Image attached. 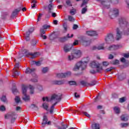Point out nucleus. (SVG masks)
Returning <instances> with one entry per match:
<instances>
[{
	"instance_id": "1",
	"label": "nucleus",
	"mask_w": 129,
	"mask_h": 129,
	"mask_svg": "<svg viewBox=\"0 0 129 129\" xmlns=\"http://www.w3.org/2000/svg\"><path fill=\"white\" fill-rule=\"evenodd\" d=\"M119 28L116 29V40L118 41L121 39V36L129 35V22L125 17H120L119 19Z\"/></svg>"
},
{
	"instance_id": "2",
	"label": "nucleus",
	"mask_w": 129,
	"mask_h": 129,
	"mask_svg": "<svg viewBox=\"0 0 129 129\" xmlns=\"http://www.w3.org/2000/svg\"><path fill=\"white\" fill-rule=\"evenodd\" d=\"M62 99V95L60 94H53L51 96L49 102L51 103H54L50 107V109H54V107L55 105L58 103V102L61 101Z\"/></svg>"
},
{
	"instance_id": "3",
	"label": "nucleus",
	"mask_w": 129,
	"mask_h": 129,
	"mask_svg": "<svg viewBox=\"0 0 129 129\" xmlns=\"http://www.w3.org/2000/svg\"><path fill=\"white\" fill-rule=\"evenodd\" d=\"M85 59H87V60H85L84 61H80L78 62L75 67L73 69L74 71H77V70H79V68H81L82 70H84L86 68V66H87V63H88V61H89V57H87L85 58Z\"/></svg>"
},
{
	"instance_id": "4",
	"label": "nucleus",
	"mask_w": 129,
	"mask_h": 129,
	"mask_svg": "<svg viewBox=\"0 0 129 129\" xmlns=\"http://www.w3.org/2000/svg\"><path fill=\"white\" fill-rule=\"evenodd\" d=\"M5 118L6 119H10L11 118V123H14L17 119V113L15 112L7 113L5 115Z\"/></svg>"
},
{
	"instance_id": "5",
	"label": "nucleus",
	"mask_w": 129,
	"mask_h": 129,
	"mask_svg": "<svg viewBox=\"0 0 129 129\" xmlns=\"http://www.w3.org/2000/svg\"><path fill=\"white\" fill-rule=\"evenodd\" d=\"M28 90V87L25 85H22V93L23 96V100L24 101H29L30 100V96L27 95V90Z\"/></svg>"
},
{
	"instance_id": "6",
	"label": "nucleus",
	"mask_w": 129,
	"mask_h": 129,
	"mask_svg": "<svg viewBox=\"0 0 129 129\" xmlns=\"http://www.w3.org/2000/svg\"><path fill=\"white\" fill-rule=\"evenodd\" d=\"M96 83L97 82L95 80H93L91 81L90 83H88L85 81H82L80 82L81 85L84 87H89V86H94V85H96Z\"/></svg>"
},
{
	"instance_id": "7",
	"label": "nucleus",
	"mask_w": 129,
	"mask_h": 129,
	"mask_svg": "<svg viewBox=\"0 0 129 129\" xmlns=\"http://www.w3.org/2000/svg\"><path fill=\"white\" fill-rule=\"evenodd\" d=\"M90 66L92 67V68H96L97 69V72H98L99 73H100L102 70H103V69L102 68V67H100V63H97L95 61H93L91 62Z\"/></svg>"
},
{
	"instance_id": "8",
	"label": "nucleus",
	"mask_w": 129,
	"mask_h": 129,
	"mask_svg": "<svg viewBox=\"0 0 129 129\" xmlns=\"http://www.w3.org/2000/svg\"><path fill=\"white\" fill-rule=\"evenodd\" d=\"M35 31V28L34 27H31L28 29V31L26 32V35H25V39L27 42L30 41V35Z\"/></svg>"
},
{
	"instance_id": "9",
	"label": "nucleus",
	"mask_w": 129,
	"mask_h": 129,
	"mask_svg": "<svg viewBox=\"0 0 129 129\" xmlns=\"http://www.w3.org/2000/svg\"><path fill=\"white\" fill-rule=\"evenodd\" d=\"M107 44H110L112 42L114 41V37L112 33L108 34L105 39Z\"/></svg>"
},
{
	"instance_id": "10",
	"label": "nucleus",
	"mask_w": 129,
	"mask_h": 129,
	"mask_svg": "<svg viewBox=\"0 0 129 129\" xmlns=\"http://www.w3.org/2000/svg\"><path fill=\"white\" fill-rule=\"evenodd\" d=\"M71 75V72H67L65 73L56 74V76L57 78H66Z\"/></svg>"
},
{
	"instance_id": "11",
	"label": "nucleus",
	"mask_w": 129,
	"mask_h": 129,
	"mask_svg": "<svg viewBox=\"0 0 129 129\" xmlns=\"http://www.w3.org/2000/svg\"><path fill=\"white\" fill-rule=\"evenodd\" d=\"M73 48V44H65L63 47V51L65 53H68V52H70L71 49Z\"/></svg>"
},
{
	"instance_id": "12",
	"label": "nucleus",
	"mask_w": 129,
	"mask_h": 129,
	"mask_svg": "<svg viewBox=\"0 0 129 129\" xmlns=\"http://www.w3.org/2000/svg\"><path fill=\"white\" fill-rule=\"evenodd\" d=\"M111 12H110L109 14V16L111 19H113L114 18H116L117 16H118V9H113L112 10V14L110 15Z\"/></svg>"
},
{
	"instance_id": "13",
	"label": "nucleus",
	"mask_w": 129,
	"mask_h": 129,
	"mask_svg": "<svg viewBox=\"0 0 129 129\" xmlns=\"http://www.w3.org/2000/svg\"><path fill=\"white\" fill-rule=\"evenodd\" d=\"M73 36H74L73 34H71V35L70 36H69V34H68L67 36L59 38L58 39V41L59 42H61V43L66 42V41H68V39H70V38H73Z\"/></svg>"
},
{
	"instance_id": "14",
	"label": "nucleus",
	"mask_w": 129,
	"mask_h": 129,
	"mask_svg": "<svg viewBox=\"0 0 129 129\" xmlns=\"http://www.w3.org/2000/svg\"><path fill=\"white\" fill-rule=\"evenodd\" d=\"M51 121H48V117L46 115L43 116V119L42 120V125L43 127L45 126L46 124H47L48 125H49V124H51Z\"/></svg>"
},
{
	"instance_id": "15",
	"label": "nucleus",
	"mask_w": 129,
	"mask_h": 129,
	"mask_svg": "<svg viewBox=\"0 0 129 129\" xmlns=\"http://www.w3.org/2000/svg\"><path fill=\"white\" fill-rule=\"evenodd\" d=\"M24 56H28L30 55V56H32L31 57V59H34V58H36L37 57V55H38V52H35L34 53H33L32 52H29L28 51L25 50L24 53Z\"/></svg>"
},
{
	"instance_id": "16",
	"label": "nucleus",
	"mask_w": 129,
	"mask_h": 129,
	"mask_svg": "<svg viewBox=\"0 0 129 129\" xmlns=\"http://www.w3.org/2000/svg\"><path fill=\"white\" fill-rule=\"evenodd\" d=\"M66 81L65 80H62L59 81H53L52 82V84H54L55 85H62L64 84Z\"/></svg>"
},
{
	"instance_id": "17",
	"label": "nucleus",
	"mask_w": 129,
	"mask_h": 129,
	"mask_svg": "<svg viewBox=\"0 0 129 129\" xmlns=\"http://www.w3.org/2000/svg\"><path fill=\"white\" fill-rule=\"evenodd\" d=\"M97 2H101V4L103 8L105 9H109L110 6L107 4V3L105 1H101V0H96Z\"/></svg>"
},
{
	"instance_id": "18",
	"label": "nucleus",
	"mask_w": 129,
	"mask_h": 129,
	"mask_svg": "<svg viewBox=\"0 0 129 129\" xmlns=\"http://www.w3.org/2000/svg\"><path fill=\"white\" fill-rule=\"evenodd\" d=\"M21 10H22L21 7H20V8H18V9H15L12 13V17L15 18V17H16V16L18 15V13H19V12H21Z\"/></svg>"
},
{
	"instance_id": "19",
	"label": "nucleus",
	"mask_w": 129,
	"mask_h": 129,
	"mask_svg": "<svg viewBox=\"0 0 129 129\" xmlns=\"http://www.w3.org/2000/svg\"><path fill=\"white\" fill-rule=\"evenodd\" d=\"M86 34L87 35H88V36H97V32H96V31H88L86 32Z\"/></svg>"
},
{
	"instance_id": "20",
	"label": "nucleus",
	"mask_w": 129,
	"mask_h": 129,
	"mask_svg": "<svg viewBox=\"0 0 129 129\" xmlns=\"http://www.w3.org/2000/svg\"><path fill=\"white\" fill-rule=\"evenodd\" d=\"M122 121H127L128 120V115L127 114H123L120 117Z\"/></svg>"
},
{
	"instance_id": "21",
	"label": "nucleus",
	"mask_w": 129,
	"mask_h": 129,
	"mask_svg": "<svg viewBox=\"0 0 129 129\" xmlns=\"http://www.w3.org/2000/svg\"><path fill=\"white\" fill-rule=\"evenodd\" d=\"M118 49V45H110L108 48V50L109 51H113V50H117Z\"/></svg>"
},
{
	"instance_id": "22",
	"label": "nucleus",
	"mask_w": 129,
	"mask_h": 129,
	"mask_svg": "<svg viewBox=\"0 0 129 129\" xmlns=\"http://www.w3.org/2000/svg\"><path fill=\"white\" fill-rule=\"evenodd\" d=\"M74 56H75V58H80L81 57V51L77 50L74 54Z\"/></svg>"
},
{
	"instance_id": "23",
	"label": "nucleus",
	"mask_w": 129,
	"mask_h": 129,
	"mask_svg": "<svg viewBox=\"0 0 129 129\" xmlns=\"http://www.w3.org/2000/svg\"><path fill=\"white\" fill-rule=\"evenodd\" d=\"M35 69H30V68H28L26 69L25 73H26V74H31L32 73H34V72H35Z\"/></svg>"
},
{
	"instance_id": "24",
	"label": "nucleus",
	"mask_w": 129,
	"mask_h": 129,
	"mask_svg": "<svg viewBox=\"0 0 129 129\" xmlns=\"http://www.w3.org/2000/svg\"><path fill=\"white\" fill-rule=\"evenodd\" d=\"M91 127L92 129H100V125L97 123L92 124Z\"/></svg>"
},
{
	"instance_id": "25",
	"label": "nucleus",
	"mask_w": 129,
	"mask_h": 129,
	"mask_svg": "<svg viewBox=\"0 0 129 129\" xmlns=\"http://www.w3.org/2000/svg\"><path fill=\"white\" fill-rule=\"evenodd\" d=\"M83 44L84 46H89L90 43H91V41L90 40H83Z\"/></svg>"
},
{
	"instance_id": "26",
	"label": "nucleus",
	"mask_w": 129,
	"mask_h": 129,
	"mask_svg": "<svg viewBox=\"0 0 129 129\" xmlns=\"http://www.w3.org/2000/svg\"><path fill=\"white\" fill-rule=\"evenodd\" d=\"M30 108H31L32 109H34V110H38V109H39V108L38 107V106L36 105L35 104H32L30 106Z\"/></svg>"
},
{
	"instance_id": "27",
	"label": "nucleus",
	"mask_w": 129,
	"mask_h": 129,
	"mask_svg": "<svg viewBox=\"0 0 129 129\" xmlns=\"http://www.w3.org/2000/svg\"><path fill=\"white\" fill-rule=\"evenodd\" d=\"M42 107L44 108V109H45V110H49V106H48V103L46 102L42 104Z\"/></svg>"
},
{
	"instance_id": "28",
	"label": "nucleus",
	"mask_w": 129,
	"mask_h": 129,
	"mask_svg": "<svg viewBox=\"0 0 129 129\" xmlns=\"http://www.w3.org/2000/svg\"><path fill=\"white\" fill-rule=\"evenodd\" d=\"M113 110L116 114H118L120 113V110H119V108L118 107H114L113 108Z\"/></svg>"
},
{
	"instance_id": "29",
	"label": "nucleus",
	"mask_w": 129,
	"mask_h": 129,
	"mask_svg": "<svg viewBox=\"0 0 129 129\" xmlns=\"http://www.w3.org/2000/svg\"><path fill=\"white\" fill-rule=\"evenodd\" d=\"M48 13H52V10H53V4L52 3H50L48 6Z\"/></svg>"
},
{
	"instance_id": "30",
	"label": "nucleus",
	"mask_w": 129,
	"mask_h": 129,
	"mask_svg": "<svg viewBox=\"0 0 129 129\" xmlns=\"http://www.w3.org/2000/svg\"><path fill=\"white\" fill-rule=\"evenodd\" d=\"M29 89L30 90L31 94H34V89H35V86L30 85Z\"/></svg>"
},
{
	"instance_id": "31",
	"label": "nucleus",
	"mask_w": 129,
	"mask_h": 129,
	"mask_svg": "<svg viewBox=\"0 0 129 129\" xmlns=\"http://www.w3.org/2000/svg\"><path fill=\"white\" fill-rule=\"evenodd\" d=\"M48 71H49V68L48 67H44L42 69V72L44 74L47 73Z\"/></svg>"
},
{
	"instance_id": "32",
	"label": "nucleus",
	"mask_w": 129,
	"mask_h": 129,
	"mask_svg": "<svg viewBox=\"0 0 129 129\" xmlns=\"http://www.w3.org/2000/svg\"><path fill=\"white\" fill-rule=\"evenodd\" d=\"M31 4V8L32 9H35L36 8V4H37V1L36 0H33Z\"/></svg>"
},
{
	"instance_id": "33",
	"label": "nucleus",
	"mask_w": 129,
	"mask_h": 129,
	"mask_svg": "<svg viewBox=\"0 0 129 129\" xmlns=\"http://www.w3.org/2000/svg\"><path fill=\"white\" fill-rule=\"evenodd\" d=\"M76 1L77 2H79V1L80 0H76ZM89 1V0H83V3L81 5V7H83V6H85V5H87Z\"/></svg>"
},
{
	"instance_id": "34",
	"label": "nucleus",
	"mask_w": 129,
	"mask_h": 129,
	"mask_svg": "<svg viewBox=\"0 0 129 129\" xmlns=\"http://www.w3.org/2000/svg\"><path fill=\"white\" fill-rule=\"evenodd\" d=\"M95 49H97V50H103L104 49V47L102 45H100L98 46L97 48L96 47L93 48V50H95Z\"/></svg>"
},
{
	"instance_id": "35",
	"label": "nucleus",
	"mask_w": 129,
	"mask_h": 129,
	"mask_svg": "<svg viewBox=\"0 0 129 129\" xmlns=\"http://www.w3.org/2000/svg\"><path fill=\"white\" fill-rule=\"evenodd\" d=\"M74 58H75V56L74 55V54H71L69 55L68 56V59L69 61H72V60H73V59H74Z\"/></svg>"
},
{
	"instance_id": "36",
	"label": "nucleus",
	"mask_w": 129,
	"mask_h": 129,
	"mask_svg": "<svg viewBox=\"0 0 129 129\" xmlns=\"http://www.w3.org/2000/svg\"><path fill=\"white\" fill-rule=\"evenodd\" d=\"M19 75H20V72H18L17 71H15L14 73H13V75H12L13 77H16V76H19Z\"/></svg>"
},
{
	"instance_id": "37",
	"label": "nucleus",
	"mask_w": 129,
	"mask_h": 129,
	"mask_svg": "<svg viewBox=\"0 0 129 129\" xmlns=\"http://www.w3.org/2000/svg\"><path fill=\"white\" fill-rule=\"evenodd\" d=\"M1 101H3V102H7V97L6 96H3L1 98Z\"/></svg>"
},
{
	"instance_id": "38",
	"label": "nucleus",
	"mask_w": 129,
	"mask_h": 129,
	"mask_svg": "<svg viewBox=\"0 0 129 129\" xmlns=\"http://www.w3.org/2000/svg\"><path fill=\"white\" fill-rule=\"evenodd\" d=\"M12 92L13 93H17L18 92V89H17V87L16 86H13L12 88Z\"/></svg>"
},
{
	"instance_id": "39",
	"label": "nucleus",
	"mask_w": 129,
	"mask_h": 129,
	"mask_svg": "<svg viewBox=\"0 0 129 129\" xmlns=\"http://www.w3.org/2000/svg\"><path fill=\"white\" fill-rule=\"evenodd\" d=\"M119 63V61L117 59H115L114 60H113L111 62V64L113 65H117Z\"/></svg>"
},
{
	"instance_id": "40",
	"label": "nucleus",
	"mask_w": 129,
	"mask_h": 129,
	"mask_svg": "<svg viewBox=\"0 0 129 129\" xmlns=\"http://www.w3.org/2000/svg\"><path fill=\"white\" fill-rule=\"evenodd\" d=\"M38 43V41L35 39H32L31 41V45L32 46H36V44Z\"/></svg>"
},
{
	"instance_id": "41",
	"label": "nucleus",
	"mask_w": 129,
	"mask_h": 129,
	"mask_svg": "<svg viewBox=\"0 0 129 129\" xmlns=\"http://www.w3.org/2000/svg\"><path fill=\"white\" fill-rule=\"evenodd\" d=\"M56 38V36L54 34H52L49 36V39L50 40H51V41H53V40H55Z\"/></svg>"
},
{
	"instance_id": "42",
	"label": "nucleus",
	"mask_w": 129,
	"mask_h": 129,
	"mask_svg": "<svg viewBox=\"0 0 129 129\" xmlns=\"http://www.w3.org/2000/svg\"><path fill=\"white\" fill-rule=\"evenodd\" d=\"M70 14L72 15V16H74V15H75V14H76V10L73 9H72L70 11Z\"/></svg>"
},
{
	"instance_id": "43",
	"label": "nucleus",
	"mask_w": 129,
	"mask_h": 129,
	"mask_svg": "<svg viewBox=\"0 0 129 129\" xmlns=\"http://www.w3.org/2000/svg\"><path fill=\"white\" fill-rule=\"evenodd\" d=\"M68 83L70 84V85H76V82L74 81H69Z\"/></svg>"
},
{
	"instance_id": "44",
	"label": "nucleus",
	"mask_w": 129,
	"mask_h": 129,
	"mask_svg": "<svg viewBox=\"0 0 129 129\" xmlns=\"http://www.w3.org/2000/svg\"><path fill=\"white\" fill-rule=\"evenodd\" d=\"M36 86L37 88L39 89L40 91H42V90H43V87L41 85L37 84Z\"/></svg>"
},
{
	"instance_id": "45",
	"label": "nucleus",
	"mask_w": 129,
	"mask_h": 129,
	"mask_svg": "<svg viewBox=\"0 0 129 129\" xmlns=\"http://www.w3.org/2000/svg\"><path fill=\"white\" fill-rule=\"evenodd\" d=\"M121 127H126L128 125V123H121L120 124Z\"/></svg>"
},
{
	"instance_id": "46",
	"label": "nucleus",
	"mask_w": 129,
	"mask_h": 129,
	"mask_svg": "<svg viewBox=\"0 0 129 129\" xmlns=\"http://www.w3.org/2000/svg\"><path fill=\"white\" fill-rule=\"evenodd\" d=\"M119 101L120 102V103H123V102H125V98H124V97L119 98Z\"/></svg>"
},
{
	"instance_id": "47",
	"label": "nucleus",
	"mask_w": 129,
	"mask_h": 129,
	"mask_svg": "<svg viewBox=\"0 0 129 129\" xmlns=\"http://www.w3.org/2000/svg\"><path fill=\"white\" fill-rule=\"evenodd\" d=\"M6 111V106L4 105H1L0 106V111Z\"/></svg>"
},
{
	"instance_id": "48",
	"label": "nucleus",
	"mask_w": 129,
	"mask_h": 129,
	"mask_svg": "<svg viewBox=\"0 0 129 129\" xmlns=\"http://www.w3.org/2000/svg\"><path fill=\"white\" fill-rule=\"evenodd\" d=\"M33 64H35L36 66H41V61H33Z\"/></svg>"
},
{
	"instance_id": "49",
	"label": "nucleus",
	"mask_w": 129,
	"mask_h": 129,
	"mask_svg": "<svg viewBox=\"0 0 129 129\" xmlns=\"http://www.w3.org/2000/svg\"><path fill=\"white\" fill-rule=\"evenodd\" d=\"M69 21L70 22H74L75 19L71 16H69Z\"/></svg>"
},
{
	"instance_id": "50",
	"label": "nucleus",
	"mask_w": 129,
	"mask_h": 129,
	"mask_svg": "<svg viewBox=\"0 0 129 129\" xmlns=\"http://www.w3.org/2000/svg\"><path fill=\"white\" fill-rule=\"evenodd\" d=\"M15 102H16V103H19L20 102V101H21L20 98L18 96H16L15 97Z\"/></svg>"
},
{
	"instance_id": "51",
	"label": "nucleus",
	"mask_w": 129,
	"mask_h": 129,
	"mask_svg": "<svg viewBox=\"0 0 129 129\" xmlns=\"http://www.w3.org/2000/svg\"><path fill=\"white\" fill-rule=\"evenodd\" d=\"M48 28H50V25H48L47 24L44 25L42 26V29L44 30H46V29H48Z\"/></svg>"
},
{
	"instance_id": "52",
	"label": "nucleus",
	"mask_w": 129,
	"mask_h": 129,
	"mask_svg": "<svg viewBox=\"0 0 129 129\" xmlns=\"http://www.w3.org/2000/svg\"><path fill=\"white\" fill-rule=\"evenodd\" d=\"M87 12V8H84L82 10V15H84V14H85Z\"/></svg>"
},
{
	"instance_id": "53",
	"label": "nucleus",
	"mask_w": 129,
	"mask_h": 129,
	"mask_svg": "<svg viewBox=\"0 0 129 129\" xmlns=\"http://www.w3.org/2000/svg\"><path fill=\"white\" fill-rule=\"evenodd\" d=\"M82 113H83V114H84V115H85L87 117H90V115L89 114H88V113H87L86 112H85V111H83Z\"/></svg>"
},
{
	"instance_id": "54",
	"label": "nucleus",
	"mask_w": 129,
	"mask_h": 129,
	"mask_svg": "<svg viewBox=\"0 0 129 129\" xmlns=\"http://www.w3.org/2000/svg\"><path fill=\"white\" fill-rule=\"evenodd\" d=\"M40 32L41 35H44V34L46 33L45 30L42 28H40Z\"/></svg>"
},
{
	"instance_id": "55",
	"label": "nucleus",
	"mask_w": 129,
	"mask_h": 129,
	"mask_svg": "<svg viewBox=\"0 0 129 129\" xmlns=\"http://www.w3.org/2000/svg\"><path fill=\"white\" fill-rule=\"evenodd\" d=\"M103 66H108V65H109V63L107 61H103L102 62Z\"/></svg>"
},
{
	"instance_id": "56",
	"label": "nucleus",
	"mask_w": 129,
	"mask_h": 129,
	"mask_svg": "<svg viewBox=\"0 0 129 129\" xmlns=\"http://www.w3.org/2000/svg\"><path fill=\"white\" fill-rule=\"evenodd\" d=\"M42 100L43 101H47V102L50 101V99L49 100V98H48V97H43Z\"/></svg>"
},
{
	"instance_id": "57",
	"label": "nucleus",
	"mask_w": 129,
	"mask_h": 129,
	"mask_svg": "<svg viewBox=\"0 0 129 129\" xmlns=\"http://www.w3.org/2000/svg\"><path fill=\"white\" fill-rule=\"evenodd\" d=\"M75 98H80V95H79V94L76 92V93H75Z\"/></svg>"
},
{
	"instance_id": "58",
	"label": "nucleus",
	"mask_w": 129,
	"mask_h": 129,
	"mask_svg": "<svg viewBox=\"0 0 129 129\" xmlns=\"http://www.w3.org/2000/svg\"><path fill=\"white\" fill-rule=\"evenodd\" d=\"M118 79L120 81L123 80V79H125V77H122L121 76H118Z\"/></svg>"
},
{
	"instance_id": "59",
	"label": "nucleus",
	"mask_w": 129,
	"mask_h": 129,
	"mask_svg": "<svg viewBox=\"0 0 129 129\" xmlns=\"http://www.w3.org/2000/svg\"><path fill=\"white\" fill-rule=\"evenodd\" d=\"M73 30H77L78 29V26L77 24H74L73 27Z\"/></svg>"
},
{
	"instance_id": "60",
	"label": "nucleus",
	"mask_w": 129,
	"mask_h": 129,
	"mask_svg": "<svg viewBox=\"0 0 129 129\" xmlns=\"http://www.w3.org/2000/svg\"><path fill=\"white\" fill-rule=\"evenodd\" d=\"M66 4L69 7H72V4H71V2L69 1L66 2Z\"/></svg>"
},
{
	"instance_id": "61",
	"label": "nucleus",
	"mask_w": 129,
	"mask_h": 129,
	"mask_svg": "<svg viewBox=\"0 0 129 129\" xmlns=\"http://www.w3.org/2000/svg\"><path fill=\"white\" fill-rule=\"evenodd\" d=\"M78 40H75V42L73 43V46H76L77 45H78Z\"/></svg>"
},
{
	"instance_id": "62",
	"label": "nucleus",
	"mask_w": 129,
	"mask_h": 129,
	"mask_svg": "<svg viewBox=\"0 0 129 129\" xmlns=\"http://www.w3.org/2000/svg\"><path fill=\"white\" fill-rule=\"evenodd\" d=\"M124 58H129V53H125L123 54Z\"/></svg>"
},
{
	"instance_id": "63",
	"label": "nucleus",
	"mask_w": 129,
	"mask_h": 129,
	"mask_svg": "<svg viewBox=\"0 0 129 129\" xmlns=\"http://www.w3.org/2000/svg\"><path fill=\"white\" fill-rule=\"evenodd\" d=\"M114 56H113V55L112 54H109V56H108V59H113Z\"/></svg>"
},
{
	"instance_id": "64",
	"label": "nucleus",
	"mask_w": 129,
	"mask_h": 129,
	"mask_svg": "<svg viewBox=\"0 0 129 129\" xmlns=\"http://www.w3.org/2000/svg\"><path fill=\"white\" fill-rule=\"evenodd\" d=\"M90 72L91 74H95V73H96V71H95L94 70H90Z\"/></svg>"
}]
</instances>
